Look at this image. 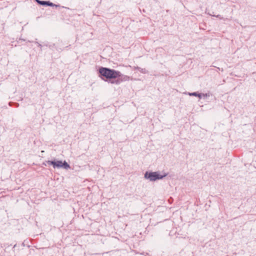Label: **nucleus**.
<instances>
[{"label":"nucleus","instance_id":"obj_1","mask_svg":"<svg viewBox=\"0 0 256 256\" xmlns=\"http://www.w3.org/2000/svg\"><path fill=\"white\" fill-rule=\"evenodd\" d=\"M100 73L107 78H116L122 76L121 73L114 70L105 68H101L99 70Z\"/></svg>","mask_w":256,"mask_h":256},{"label":"nucleus","instance_id":"obj_2","mask_svg":"<svg viewBox=\"0 0 256 256\" xmlns=\"http://www.w3.org/2000/svg\"><path fill=\"white\" fill-rule=\"evenodd\" d=\"M166 175H160L157 172H146L145 174V178H149L152 181H154L158 179H161Z\"/></svg>","mask_w":256,"mask_h":256},{"label":"nucleus","instance_id":"obj_3","mask_svg":"<svg viewBox=\"0 0 256 256\" xmlns=\"http://www.w3.org/2000/svg\"><path fill=\"white\" fill-rule=\"evenodd\" d=\"M47 162L49 164L52 165L53 167L54 168H62V166H64L65 168H69V165L66 162H63L62 161H60V160H58L56 162L48 160Z\"/></svg>","mask_w":256,"mask_h":256},{"label":"nucleus","instance_id":"obj_4","mask_svg":"<svg viewBox=\"0 0 256 256\" xmlns=\"http://www.w3.org/2000/svg\"><path fill=\"white\" fill-rule=\"evenodd\" d=\"M36 2L42 4V5H48V6H52L53 4L52 2H46V1H40L39 0H36Z\"/></svg>","mask_w":256,"mask_h":256},{"label":"nucleus","instance_id":"obj_5","mask_svg":"<svg viewBox=\"0 0 256 256\" xmlns=\"http://www.w3.org/2000/svg\"><path fill=\"white\" fill-rule=\"evenodd\" d=\"M189 94L190 96H198L200 98V94H198L196 92L190 93Z\"/></svg>","mask_w":256,"mask_h":256},{"label":"nucleus","instance_id":"obj_6","mask_svg":"<svg viewBox=\"0 0 256 256\" xmlns=\"http://www.w3.org/2000/svg\"><path fill=\"white\" fill-rule=\"evenodd\" d=\"M115 82L116 84H120V80H116Z\"/></svg>","mask_w":256,"mask_h":256}]
</instances>
